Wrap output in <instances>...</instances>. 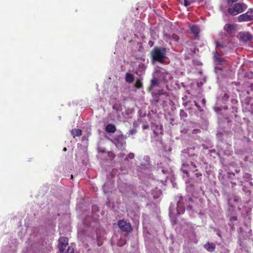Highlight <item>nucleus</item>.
<instances>
[{"instance_id": "obj_3", "label": "nucleus", "mask_w": 253, "mask_h": 253, "mask_svg": "<svg viewBox=\"0 0 253 253\" xmlns=\"http://www.w3.org/2000/svg\"><path fill=\"white\" fill-rule=\"evenodd\" d=\"M237 18L239 22H249L253 20V9H249L247 12L239 15Z\"/></svg>"}, {"instance_id": "obj_15", "label": "nucleus", "mask_w": 253, "mask_h": 253, "mask_svg": "<svg viewBox=\"0 0 253 253\" xmlns=\"http://www.w3.org/2000/svg\"><path fill=\"white\" fill-rule=\"evenodd\" d=\"M159 84V80L156 78H154L151 81L150 87L153 88L155 86H158Z\"/></svg>"}, {"instance_id": "obj_33", "label": "nucleus", "mask_w": 253, "mask_h": 253, "mask_svg": "<svg viewBox=\"0 0 253 253\" xmlns=\"http://www.w3.org/2000/svg\"><path fill=\"white\" fill-rule=\"evenodd\" d=\"M73 175H71V179H72V178H73Z\"/></svg>"}, {"instance_id": "obj_32", "label": "nucleus", "mask_w": 253, "mask_h": 253, "mask_svg": "<svg viewBox=\"0 0 253 253\" xmlns=\"http://www.w3.org/2000/svg\"><path fill=\"white\" fill-rule=\"evenodd\" d=\"M133 158V156H130V158H131V159H132V158Z\"/></svg>"}, {"instance_id": "obj_9", "label": "nucleus", "mask_w": 253, "mask_h": 253, "mask_svg": "<svg viewBox=\"0 0 253 253\" xmlns=\"http://www.w3.org/2000/svg\"><path fill=\"white\" fill-rule=\"evenodd\" d=\"M125 80L127 83L131 84L134 81V76L131 73H126L125 76Z\"/></svg>"}, {"instance_id": "obj_12", "label": "nucleus", "mask_w": 253, "mask_h": 253, "mask_svg": "<svg viewBox=\"0 0 253 253\" xmlns=\"http://www.w3.org/2000/svg\"><path fill=\"white\" fill-rule=\"evenodd\" d=\"M71 132L74 138L76 136H80L82 134V130L78 128L73 129Z\"/></svg>"}, {"instance_id": "obj_5", "label": "nucleus", "mask_w": 253, "mask_h": 253, "mask_svg": "<svg viewBox=\"0 0 253 253\" xmlns=\"http://www.w3.org/2000/svg\"><path fill=\"white\" fill-rule=\"evenodd\" d=\"M236 25L231 24H226L224 26V30L228 36H231L236 31Z\"/></svg>"}, {"instance_id": "obj_8", "label": "nucleus", "mask_w": 253, "mask_h": 253, "mask_svg": "<svg viewBox=\"0 0 253 253\" xmlns=\"http://www.w3.org/2000/svg\"><path fill=\"white\" fill-rule=\"evenodd\" d=\"M204 247L209 252H213L215 248V245L213 243L208 242L204 245Z\"/></svg>"}, {"instance_id": "obj_19", "label": "nucleus", "mask_w": 253, "mask_h": 253, "mask_svg": "<svg viewBox=\"0 0 253 253\" xmlns=\"http://www.w3.org/2000/svg\"><path fill=\"white\" fill-rule=\"evenodd\" d=\"M180 116L181 118H186L187 117V114L183 110H180Z\"/></svg>"}, {"instance_id": "obj_18", "label": "nucleus", "mask_w": 253, "mask_h": 253, "mask_svg": "<svg viewBox=\"0 0 253 253\" xmlns=\"http://www.w3.org/2000/svg\"><path fill=\"white\" fill-rule=\"evenodd\" d=\"M171 39L173 41L177 42L179 40V37L177 35L175 34H173L171 35Z\"/></svg>"}, {"instance_id": "obj_26", "label": "nucleus", "mask_w": 253, "mask_h": 253, "mask_svg": "<svg viewBox=\"0 0 253 253\" xmlns=\"http://www.w3.org/2000/svg\"><path fill=\"white\" fill-rule=\"evenodd\" d=\"M202 103H203V104H205L206 103V100L205 99H203L202 100Z\"/></svg>"}, {"instance_id": "obj_31", "label": "nucleus", "mask_w": 253, "mask_h": 253, "mask_svg": "<svg viewBox=\"0 0 253 253\" xmlns=\"http://www.w3.org/2000/svg\"><path fill=\"white\" fill-rule=\"evenodd\" d=\"M133 158V156H130V158H131V159H132V158Z\"/></svg>"}, {"instance_id": "obj_27", "label": "nucleus", "mask_w": 253, "mask_h": 253, "mask_svg": "<svg viewBox=\"0 0 253 253\" xmlns=\"http://www.w3.org/2000/svg\"><path fill=\"white\" fill-rule=\"evenodd\" d=\"M67 150V148L66 147L64 148L63 151H66Z\"/></svg>"}, {"instance_id": "obj_4", "label": "nucleus", "mask_w": 253, "mask_h": 253, "mask_svg": "<svg viewBox=\"0 0 253 253\" xmlns=\"http://www.w3.org/2000/svg\"><path fill=\"white\" fill-rule=\"evenodd\" d=\"M118 225L124 232L128 233L132 230L130 224L126 222L124 220H119L118 222Z\"/></svg>"}, {"instance_id": "obj_29", "label": "nucleus", "mask_w": 253, "mask_h": 253, "mask_svg": "<svg viewBox=\"0 0 253 253\" xmlns=\"http://www.w3.org/2000/svg\"><path fill=\"white\" fill-rule=\"evenodd\" d=\"M149 44L152 46V42H149Z\"/></svg>"}, {"instance_id": "obj_23", "label": "nucleus", "mask_w": 253, "mask_h": 253, "mask_svg": "<svg viewBox=\"0 0 253 253\" xmlns=\"http://www.w3.org/2000/svg\"><path fill=\"white\" fill-rule=\"evenodd\" d=\"M182 172L184 173H185L187 174V175L188 176H189V172H188V170L187 169H182Z\"/></svg>"}, {"instance_id": "obj_16", "label": "nucleus", "mask_w": 253, "mask_h": 253, "mask_svg": "<svg viewBox=\"0 0 253 253\" xmlns=\"http://www.w3.org/2000/svg\"><path fill=\"white\" fill-rule=\"evenodd\" d=\"M177 211L178 213L180 214L183 213L185 211V208L183 207H181V202L179 201L177 203Z\"/></svg>"}, {"instance_id": "obj_1", "label": "nucleus", "mask_w": 253, "mask_h": 253, "mask_svg": "<svg viewBox=\"0 0 253 253\" xmlns=\"http://www.w3.org/2000/svg\"><path fill=\"white\" fill-rule=\"evenodd\" d=\"M166 49L165 47L155 46L151 52L152 59L154 61L163 63L166 56Z\"/></svg>"}, {"instance_id": "obj_7", "label": "nucleus", "mask_w": 253, "mask_h": 253, "mask_svg": "<svg viewBox=\"0 0 253 253\" xmlns=\"http://www.w3.org/2000/svg\"><path fill=\"white\" fill-rule=\"evenodd\" d=\"M59 251H62L65 249L68 245V239L65 237H61L59 239Z\"/></svg>"}, {"instance_id": "obj_11", "label": "nucleus", "mask_w": 253, "mask_h": 253, "mask_svg": "<svg viewBox=\"0 0 253 253\" xmlns=\"http://www.w3.org/2000/svg\"><path fill=\"white\" fill-rule=\"evenodd\" d=\"M191 33L194 35L195 37H197L200 32V29L198 26L196 25L192 26L190 28Z\"/></svg>"}, {"instance_id": "obj_17", "label": "nucleus", "mask_w": 253, "mask_h": 253, "mask_svg": "<svg viewBox=\"0 0 253 253\" xmlns=\"http://www.w3.org/2000/svg\"><path fill=\"white\" fill-rule=\"evenodd\" d=\"M134 86L138 89L141 88L143 87V84L140 79H137L136 82L134 84Z\"/></svg>"}, {"instance_id": "obj_14", "label": "nucleus", "mask_w": 253, "mask_h": 253, "mask_svg": "<svg viewBox=\"0 0 253 253\" xmlns=\"http://www.w3.org/2000/svg\"><path fill=\"white\" fill-rule=\"evenodd\" d=\"M67 249L65 248V249H63V251H60L61 253H74V250L73 247L71 246L67 247Z\"/></svg>"}, {"instance_id": "obj_20", "label": "nucleus", "mask_w": 253, "mask_h": 253, "mask_svg": "<svg viewBox=\"0 0 253 253\" xmlns=\"http://www.w3.org/2000/svg\"><path fill=\"white\" fill-rule=\"evenodd\" d=\"M191 165L193 167L192 169L191 170V171H192V172L197 171L198 170V169H197V166L196 165V164H194L193 162H191Z\"/></svg>"}, {"instance_id": "obj_21", "label": "nucleus", "mask_w": 253, "mask_h": 253, "mask_svg": "<svg viewBox=\"0 0 253 253\" xmlns=\"http://www.w3.org/2000/svg\"><path fill=\"white\" fill-rule=\"evenodd\" d=\"M215 44L216 47H220L221 48H224L225 47L224 45L220 44L219 42L217 41L215 42Z\"/></svg>"}, {"instance_id": "obj_28", "label": "nucleus", "mask_w": 253, "mask_h": 253, "mask_svg": "<svg viewBox=\"0 0 253 253\" xmlns=\"http://www.w3.org/2000/svg\"><path fill=\"white\" fill-rule=\"evenodd\" d=\"M149 44L152 46V42H149Z\"/></svg>"}, {"instance_id": "obj_30", "label": "nucleus", "mask_w": 253, "mask_h": 253, "mask_svg": "<svg viewBox=\"0 0 253 253\" xmlns=\"http://www.w3.org/2000/svg\"><path fill=\"white\" fill-rule=\"evenodd\" d=\"M190 210H191L192 209V207H189Z\"/></svg>"}, {"instance_id": "obj_10", "label": "nucleus", "mask_w": 253, "mask_h": 253, "mask_svg": "<svg viewBox=\"0 0 253 253\" xmlns=\"http://www.w3.org/2000/svg\"><path fill=\"white\" fill-rule=\"evenodd\" d=\"M106 131L109 133H114L116 131V127L113 124H108L106 127Z\"/></svg>"}, {"instance_id": "obj_22", "label": "nucleus", "mask_w": 253, "mask_h": 253, "mask_svg": "<svg viewBox=\"0 0 253 253\" xmlns=\"http://www.w3.org/2000/svg\"><path fill=\"white\" fill-rule=\"evenodd\" d=\"M191 3L188 0H184V5L185 6H188L190 5Z\"/></svg>"}, {"instance_id": "obj_24", "label": "nucleus", "mask_w": 253, "mask_h": 253, "mask_svg": "<svg viewBox=\"0 0 253 253\" xmlns=\"http://www.w3.org/2000/svg\"><path fill=\"white\" fill-rule=\"evenodd\" d=\"M238 0H228L227 2L228 4H229L231 2H232V3L235 2L237 1Z\"/></svg>"}, {"instance_id": "obj_13", "label": "nucleus", "mask_w": 253, "mask_h": 253, "mask_svg": "<svg viewBox=\"0 0 253 253\" xmlns=\"http://www.w3.org/2000/svg\"><path fill=\"white\" fill-rule=\"evenodd\" d=\"M214 58L215 61L218 62L219 64H221L224 61V59L220 57V55L217 51H215L214 53Z\"/></svg>"}, {"instance_id": "obj_2", "label": "nucleus", "mask_w": 253, "mask_h": 253, "mask_svg": "<svg viewBox=\"0 0 253 253\" xmlns=\"http://www.w3.org/2000/svg\"><path fill=\"white\" fill-rule=\"evenodd\" d=\"M247 7V4L243 2L235 3L230 5L227 10L231 15L235 16L245 11Z\"/></svg>"}, {"instance_id": "obj_6", "label": "nucleus", "mask_w": 253, "mask_h": 253, "mask_svg": "<svg viewBox=\"0 0 253 253\" xmlns=\"http://www.w3.org/2000/svg\"><path fill=\"white\" fill-rule=\"evenodd\" d=\"M252 39L253 36L249 32H241L239 34L240 41L246 42L251 41Z\"/></svg>"}, {"instance_id": "obj_25", "label": "nucleus", "mask_w": 253, "mask_h": 253, "mask_svg": "<svg viewBox=\"0 0 253 253\" xmlns=\"http://www.w3.org/2000/svg\"><path fill=\"white\" fill-rule=\"evenodd\" d=\"M234 220H237V217L236 216H233L232 217V218Z\"/></svg>"}]
</instances>
